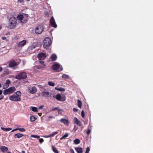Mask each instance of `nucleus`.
Listing matches in <instances>:
<instances>
[{"label": "nucleus", "instance_id": "f257e3e1", "mask_svg": "<svg viewBox=\"0 0 153 153\" xmlns=\"http://www.w3.org/2000/svg\"><path fill=\"white\" fill-rule=\"evenodd\" d=\"M9 22L8 24V27L10 29L14 28L16 25L17 20L14 17H11L9 20Z\"/></svg>", "mask_w": 153, "mask_h": 153}, {"label": "nucleus", "instance_id": "f03ea898", "mask_svg": "<svg viewBox=\"0 0 153 153\" xmlns=\"http://www.w3.org/2000/svg\"><path fill=\"white\" fill-rule=\"evenodd\" d=\"M43 43V48L47 49L51 44L52 42L49 37H46L44 39Z\"/></svg>", "mask_w": 153, "mask_h": 153}, {"label": "nucleus", "instance_id": "7ed1b4c3", "mask_svg": "<svg viewBox=\"0 0 153 153\" xmlns=\"http://www.w3.org/2000/svg\"><path fill=\"white\" fill-rule=\"evenodd\" d=\"M27 77V75L26 72H23L16 75L15 78L17 79H26Z\"/></svg>", "mask_w": 153, "mask_h": 153}, {"label": "nucleus", "instance_id": "20e7f679", "mask_svg": "<svg viewBox=\"0 0 153 153\" xmlns=\"http://www.w3.org/2000/svg\"><path fill=\"white\" fill-rule=\"evenodd\" d=\"M52 70L55 71L56 72H59L62 70V68L60 66L59 64L55 63L52 65L51 67Z\"/></svg>", "mask_w": 153, "mask_h": 153}, {"label": "nucleus", "instance_id": "39448f33", "mask_svg": "<svg viewBox=\"0 0 153 153\" xmlns=\"http://www.w3.org/2000/svg\"><path fill=\"white\" fill-rule=\"evenodd\" d=\"M15 90L16 88L15 87H11L7 89L4 90V91L3 94L4 95L10 94L13 92Z\"/></svg>", "mask_w": 153, "mask_h": 153}, {"label": "nucleus", "instance_id": "423d86ee", "mask_svg": "<svg viewBox=\"0 0 153 153\" xmlns=\"http://www.w3.org/2000/svg\"><path fill=\"white\" fill-rule=\"evenodd\" d=\"M9 98L10 100L15 102L20 101L21 100L20 98L15 94L10 96Z\"/></svg>", "mask_w": 153, "mask_h": 153}, {"label": "nucleus", "instance_id": "0eeeda50", "mask_svg": "<svg viewBox=\"0 0 153 153\" xmlns=\"http://www.w3.org/2000/svg\"><path fill=\"white\" fill-rule=\"evenodd\" d=\"M43 30V27L42 25L38 26L36 28L35 32L36 34H39L42 33Z\"/></svg>", "mask_w": 153, "mask_h": 153}, {"label": "nucleus", "instance_id": "6e6552de", "mask_svg": "<svg viewBox=\"0 0 153 153\" xmlns=\"http://www.w3.org/2000/svg\"><path fill=\"white\" fill-rule=\"evenodd\" d=\"M27 88L28 91L31 94H34L37 91L36 88L35 86L28 87Z\"/></svg>", "mask_w": 153, "mask_h": 153}, {"label": "nucleus", "instance_id": "1a4fd4ad", "mask_svg": "<svg viewBox=\"0 0 153 153\" xmlns=\"http://www.w3.org/2000/svg\"><path fill=\"white\" fill-rule=\"evenodd\" d=\"M55 98L59 101H64L65 100V97H62L60 94H57Z\"/></svg>", "mask_w": 153, "mask_h": 153}, {"label": "nucleus", "instance_id": "9d476101", "mask_svg": "<svg viewBox=\"0 0 153 153\" xmlns=\"http://www.w3.org/2000/svg\"><path fill=\"white\" fill-rule=\"evenodd\" d=\"M19 64L16 62L14 60L10 61L9 64V67L10 68H12L16 66Z\"/></svg>", "mask_w": 153, "mask_h": 153}, {"label": "nucleus", "instance_id": "9b49d317", "mask_svg": "<svg viewBox=\"0 0 153 153\" xmlns=\"http://www.w3.org/2000/svg\"><path fill=\"white\" fill-rule=\"evenodd\" d=\"M50 23L51 25L54 28H56L57 26V25L55 22V19L53 16H52L50 19Z\"/></svg>", "mask_w": 153, "mask_h": 153}, {"label": "nucleus", "instance_id": "f8f14e48", "mask_svg": "<svg viewBox=\"0 0 153 153\" xmlns=\"http://www.w3.org/2000/svg\"><path fill=\"white\" fill-rule=\"evenodd\" d=\"M73 121L74 123L76 124L79 126H81L82 125L81 122L76 117L74 118Z\"/></svg>", "mask_w": 153, "mask_h": 153}, {"label": "nucleus", "instance_id": "ddd939ff", "mask_svg": "<svg viewBox=\"0 0 153 153\" xmlns=\"http://www.w3.org/2000/svg\"><path fill=\"white\" fill-rule=\"evenodd\" d=\"M46 55L45 53H39L38 56V57L40 60H44L46 58Z\"/></svg>", "mask_w": 153, "mask_h": 153}, {"label": "nucleus", "instance_id": "4468645a", "mask_svg": "<svg viewBox=\"0 0 153 153\" xmlns=\"http://www.w3.org/2000/svg\"><path fill=\"white\" fill-rule=\"evenodd\" d=\"M27 43V41L25 40H23L22 41L19 42L17 45V46L19 47H23Z\"/></svg>", "mask_w": 153, "mask_h": 153}, {"label": "nucleus", "instance_id": "2eb2a0df", "mask_svg": "<svg viewBox=\"0 0 153 153\" xmlns=\"http://www.w3.org/2000/svg\"><path fill=\"white\" fill-rule=\"evenodd\" d=\"M60 121L67 126L69 125V121L68 119L62 118L60 120Z\"/></svg>", "mask_w": 153, "mask_h": 153}, {"label": "nucleus", "instance_id": "dca6fc26", "mask_svg": "<svg viewBox=\"0 0 153 153\" xmlns=\"http://www.w3.org/2000/svg\"><path fill=\"white\" fill-rule=\"evenodd\" d=\"M75 150L77 153H82L83 152V149L81 147H75Z\"/></svg>", "mask_w": 153, "mask_h": 153}, {"label": "nucleus", "instance_id": "f3484780", "mask_svg": "<svg viewBox=\"0 0 153 153\" xmlns=\"http://www.w3.org/2000/svg\"><path fill=\"white\" fill-rule=\"evenodd\" d=\"M41 95L43 97H48L49 95V93L48 92L43 91L42 92Z\"/></svg>", "mask_w": 153, "mask_h": 153}, {"label": "nucleus", "instance_id": "a211bd4d", "mask_svg": "<svg viewBox=\"0 0 153 153\" xmlns=\"http://www.w3.org/2000/svg\"><path fill=\"white\" fill-rule=\"evenodd\" d=\"M23 136H24L23 134L20 133H18L15 134L14 135V137L15 138H19L22 137Z\"/></svg>", "mask_w": 153, "mask_h": 153}, {"label": "nucleus", "instance_id": "6ab92c4d", "mask_svg": "<svg viewBox=\"0 0 153 153\" xmlns=\"http://www.w3.org/2000/svg\"><path fill=\"white\" fill-rule=\"evenodd\" d=\"M1 149L3 152H5L8 150V148L5 146H1Z\"/></svg>", "mask_w": 153, "mask_h": 153}, {"label": "nucleus", "instance_id": "aec40b11", "mask_svg": "<svg viewBox=\"0 0 153 153\" xmlns=\"http://www.w3.org/2000/svg\"><path fill=\"white\" fill-rule=\"evenodd\" d=\"M17 130H19L20 131L22 132H25V129L24 128H16L13 130L11 132H13L15 131H16Z\"/></svg>", "mask_w": 153, "mask_h": 153}, {"label": "nucleus", "instance_id": "412c9836", "mask_svg": "<svg viewBox=\"0 0 153 153\" xmlns=\"http://www.w3.org/2000/svg\"><path fill=\"white\" fill-rule=\"evenodd\" d=\"M24 16L23 15H19L17 16V18L18 20L20 21L22 20L24 18Z\"/></svg>", "mask_w": 153, "mask_h": 153}, {"label": "nucleus", "instance_id": "4be33fe9", "mask_svg": "<svg viewBox=\"0 0 153 153\" xmlns=\"http://www.w3.org/2000/svg\"><path fill=\"white\" fill-rule=\"evenodd\" d=\"M51 58L52 59V61H54L56 59L57 56L55 54H53L51 56Z\"/></svg>", "mask_w": 153, "mask_h": 153}, {"label": "nucleus", "instance_id": "5701e85b", "mask_svg": "<svg viewBox=\"0 0 153 153\" xmlns=\"http://www.w3.org/2000/svg\"><path fill=\"white\" fill-rule=\"evenodd\" d=\"M1 130H2L4 131H10L12 129V128H4L3 127H1Z\"/></svg>", "mask_w": 153, "mask_h": 153}, {"label": "nucleus", "instance_id": "b1692460", "mask_svg": "<svg viewBox=\"0 0 153 153\" xmlns=\"http://www.w3.org/2000/svg\"><path fill=\"white\" fill-rule=\"evenodd\" d=\"M52 149L53 151L55 153H59L57 149L53 145L52 146Z\"/></svg>", "mask_w": 153, "mask_h": 153}, {"label": "nucleus", "instance_id": "393cba45", "mask_svg": "<svg viewBox=\"0 0 153 153\" xmlns=\"http://www.w3.org/2000/svg\"><path fill=\"white\" fill-rule=\"evenodd\" d=\"M55 89L59 91H65V89L62 87H60V88L55 87Z\"/></svg>", "mask_w": 153, "mask_h": 153}, {"label": "nucleus", "instance_id": "a878e982", "mask_svg": "<svg viewBox=\"0 0 153 153\" xmlns=\"http://www.w3.org/2000/svg\"><path fill=\"white\" fill-rule=\"evenodd\" d=\"M30 121L32 122H33L36 120V118L35 117L33 116L32 115L30 116Z\"/></svg>", "mask_w": 153, "mask_h": 153}, {"label": "nucleus", "instance_id": "bb28decb", "mask_svg": "<svg viewBox=\"0 0 153 153\" xmlns=\"http://www.w3.org/2000/svg\"><path fill=\"white\" fill-rule=\"evenodd\" d=\"M77 103L78 107L79 108H81L82 105V102L79 100H77Z\"/></svg>", "mask_w": 153, "mask_h": 153}, {"label": "nucleus", "instance_id": "cd10ccee", "mask_svg": "<svg viewBox=\"0 0 153 153\" xmlns=\"http://www.w3.org/2000/svg\"><path fill=\"white\" fill-rule=\"evenodd\" d=\"M74 143L76 144H78L80 143V140L78 139H76L74 140Z\"/></svg>", "mask_w": 153, "mask_h": 153}, {"label": "nucleus", "instance_id": "c85d7f7f", "mask_svg": "<svg viewBox=\"0 0 153 153\" xmlns=\"http://www.w3.org/2000/svg\"><path fill=\"white\" fill-rule=\"evenodd\" d=\"M31 108H32V110L34 112H37L38 110L37 108L36 107H31Z\"/></svg>", "mask_w": 153, "mask_h": 153}, {"label": "nucleus", "instance_id": "c756f323", "mask_svg": "<svg viewBox=\"0 0 153 153\" xmlns=\"http://www.w3.org/2000/svg\"><path fill=\"white\" fill-rule=\"evenodd\" d=\"M58 133V132L57 131H55L53 132L52 134H50L49 135H50L51 137H52L55 136L56 134H57Z\"/></svg>", "mask_w": 153, "mask_h": 153}, {"label": "nucleus", "instance_id": "7c9ffc66", "mask_svg": "<svg viewBox=\"0 0 153 153\" xmlns=\"http://www.w3.org/2000/svg\"><path fill=\"white\" fill-rule=\"evenodd\" d=\"M16 95H17V96L19 97H20L21 96L22 94L21 92L19 91H17L16 92Z\"/></svg>", "mask_w": 153, "mask_h": 153}, {"label": "nucleus", "instance_id": "2f4dec72", "mask_svg": "<svg viewBox=\"0 0 153 153\" xmlns=\"http://www.w3.org/2000/svg\"><path fill=\"white\" fill-rule=\"evenodd\" d=\"M48 84L49 85L52 86H53L55 85V83L53 82H52L50 81H49L48 82Z\"/></svg>", "mask_w": 153, "mask_h": 153}, {"label": "nucleus", "instance_id": "473e14b6", "mask_svg": "<svg viewBox=\"0 0 153 153\" xmlns=\"http://www.w3.org/2000/svg\"><path fill=\"white\" fill-rule=\"evenodd\" d=\"M30 137L37 139L39 138L40 137V136H39L36 135H31Z\"/></svg>", "mask_w": 153, "mask_h": 153}, {"label": "nucleus", "instance_id": "72a5a7b5", "mask_svg": "<svg viewBox=\"0 0 153 153\" xmlns=\"http://www.w3.org/2000/svg\"><path fill=\"white\" fill-rule=\"evenodd\" d=\"M24 0H17V3L18 4H22L24 2Z\"/></svg>", "mask_w": 153, "mask_h": 153}, {"label": "nucleus", "instance_id": "f704fd0d", "mask_svg": "<svg viewBox=\"0 0 153 153\" xmlns=\"http://www.w3.org/2000/svg\"><path fill=\"white\" fill-rule=\"evenodd\" d=\"M11 82L9 79H7L6 81V82L5 84L7 85H9L10 83Z\"/></svg>", "mask_w": 153, "mask_h": 153}, {"label": "nucleus", "instance_id": "c9c22d12", "mask_svg": "<svg viewBox=\"0 0 153 153\" xmlns=\"http://www.w3.org/2000/svg\"><path fill=\"white\" fill-rule=\"evenodd\" d=\"M9 86V85H7L6 84H4L3 86V89H5L7 88Z\"/></svg>", "mask_w": 153, "mask_h": 153}, {"label": "nucleus", "instance_id": "e433bc0d", "mask_svg": "<svg viewBox=\"0 0 153 153\" xmlns=\"http://www.w3.org/2000/svg\"><path fill=\"white\" fill-rule=\"evenodd\" d=\"M81 116L83 118H84L85 117V112L83 110H82L81 111Z\"/></svg>", "mask_w": 153, "mask_h": 153}, {"label": "nucleus", "instance_id": "4c0bfd02", "mask_svg": "<svg viewBox=\"0 0 153 153\" xmlns=\"http://www.w3.org/2000/svg\"><path fill=\"white\" fill-rule=\"evenodd\" d=\"M62 112V110L61 109H58V112L59 114H61Z\"/></svg>", "mask_w": 153, "mask_h": 153}, {"label": "nucleus", "instance_id": "58836bf2", "mask_svg": "<svg viewBox=\"0 0 153 153\" xmlns=\"http://www.w3.org/2000/svg\"><path fill=\"white\" fill-rule=\"evenodd\" d=\"M90 151V149L89 147H88L86 148V152L85 153H89Z\"/></svg>", "mask_w": 153, "mask_h": 153}, {"label": "nucleus", "instance_id": "ea45409f", "mask_svg": "<svg viewBox=\"0 0 153 153\" xmlns=\"http://www.w3.org/2000/svg\"><path fill=\"white\" fill-rule=\"evenodd\" d=\"M68 76L65 74H63L62 76L63 78H67Z\"/></svg>", "mask_w": 153, "mask_h": 153}, {"label": "nucleus", "instance_id": "a19ab883", "mask_svg": "<svg viewBox=\"0 0 153 153\" xmlns=\"http://www.w3.org/2000/svg\"><path fill=\"white\" fill-rule=\"evenodd\" d=\"M39 141L40 143H42L44 141V140L42 138L39 139Z\"/></svg>", "mask_w": 153, "mask_h": 153}, {"label": "nucleus", "instance_id": "79ce46f5", "mask_svg": "<svg viewBox=\"0 0 153 153\" xmlns=\"http://www.w3.org/2000/svg\"><path fill=\"white\" fill-rule=\"evenodd\" d=\"M68 136V133H66L64 135V137H65V138L66 137H67Z\"/></svg>", "mask_w": 153, "mask_h": 153}, {"label": "nucleus", "instance_id": "37998d69", "mask_svg": "<svg viewBox=\"0 0 153 153\" xmlns=\"http://www.w3.org/2000/svg\"><path fill=\"white\" fill-rule=\"evenodd\" d=\"M91 131V130L90 129H88L86 132V134H89L90 133Z\"/></svg>", "mask_w": 153, "mask_h": 153}, {"label": "nucleus", "instance_id": "c03bdc74", "mask_svg": "<svg viewBox=\"0 0 153 153\" xmlns=\"http://www.w3.org/2000/svg\"><path fill=\"white\" fill-rule=\"evenodd\" d=\"M70 152L71 153H75L74 150L72 149H70Z\"/></svg>", "mask_w": 153, "mask_h": 153}, {"label": "nucleus", "instance_id": "a18cd8bd", "mask_svg": "<svg viewBox=\"0 0 153 153\" xmlns=\"http://www.w3.org/2000/svg\"><path fill=\"white\" fill-rule=\"evenodd\" d=\"M44 137L45 138H48L51 137L50 135H45L44 136Z\"/></svg>", "mask_w": 153, "mask_h": 153}, {"label": "nucleus", "instance_id": "49530a36", "mask_svg": "<svg viewBox=\"0 0 153 153\" xmlns=\"http://www.w3.org/2000/svg\"><path fill=\"white\" fill-rule=\"evenodd\" d=\"M73 111H74L76 112L77 111L78 109L76 108H73Z\"/></svg>", "mask_w": 153, "mask_h": 153}, {"label": "nucleus", "instance_id": "de8ad7c7", "mask_svg": "<svg viewBox=\"0 0 153 153\" xmlns=\"http://www.w3.org/2000/svg\"><path fill=\"white\" fill-rule=\"evenodd\" d=\"M57 109H58V108L55 107V108H53L52 109V111H54V110H55Z\"/></svg>", "mask_w": 153, "mask_h": 153}, {"label": "nucleus", "instance_id": "09e8293b", "mask_svg": "<svg viewBox=\"0 0 153 153\" xmlns=\"http://www.w3.org/2000/svg\"><path fill=\"white\" fill-rule=\"evenodd\" d=\"M74 128L75 129V130H76L78 129V127L76 126L75 125L74 126Z\"/></svg>", "mask_w": 153, "mask_h": 153}, {"label": "nucleus", "instance_id": "8fccbe9b", "mask_svg": "<svg viewBox=\"0 0 153 153\" xmlns=\"http://www.w3.org/2000/svg\"><path fill=\"white\" fill-rule=\"evenodd\" d=\"M39 62L40 63V64H43L44 63V61H42V60H41V61H39Z\"/></svg>", "mask_w": 153, "mask_h": 153}, {"label": "nucleus", "instance_id": "3c124183", "mask_svg": "<svg viewBox=\"0 0 153 153\" xmlns=\"http://www.w3.org/2000/svg\"><path fill=\"white\" fill-rule=\"evenodd\" d=\"M23 15H24L27 18L28 17V15L27 14H25L23 13Z\"/></svg>", "mask_w": 153, "mask_h": 153}, {"label": "nucleus", "instance_id": "603ef678", "mask_svg": "<svg viewBox=\"0 0 153 153\" xmlns=\"http://www.w3.org/2000/svg\"><path fill=\"white\" fill-rule=\"evenodd\" d=\"M6 39V38L5 37H2V39L3 40H4Z\"/></svg>", "mask_w": 153, "mask_h": 153}, {"label": "nucleus", "instance_id": "864d4df0", "mask_svg": "<svg viewBox=\"0 0 153 153\" xmlns=\"http://www.w3.org/2000/svg\"><path fill=\"white\" fill-rule=\"evenodd\" d=\"M3 98H4L3 96H0V100L3 99Z\"/></svg>", "mask_w": 153, "mask_h": 153}, {"label": "nucleus", "instance_id": "5fc2aeb1", "mask_svg": "<svg viewBox=\"0 0 153 153\" xmlns=\"http://www.w3.org/2000/svg\"><path fill=\"white\" fill-rule=\"evenodd\" d=\"M3 68L1 66H0V72L1 71H2Z\"/></svg>", "mask_w": 153, "mask_h": 153}, {"label": "nucleus", "instance_id": "6e6d98bb", "mask_svg": "<svg viewBox=\"0 0 153 153\" xmlns=\"http://www.w3.org/2000/svg\"><path fill=\"white\" fill-rule=\"evenodd\" d=\"M38 86L39 88H43V87L41 85H39Z\"/></svg>", "mask_w": 153, "mask_h": 153}, {"label": "nucleus", "instance_id": "4d7b16f0", "mask_svg": "<svg viewBox=\"0 0 153 153\" xmlns=\"http://www.w3.org/2000/svg\"><path fill=\"white\" fill-rule=\"evenodd\" d=\"M65 137H64V136H63L61 138H60V139L61 140H62V139H63L64 138H65Z\"/></svg>", "mask_w": 153, "mask_h": 153}, {"label": "nucleus", "instance_id": "13d9d810", "mask_svg": "<svg viewBox=\"0 0 153 153\" xmlns=\"http://www.w3.org/2000/svg\"><path fill=\"white\" fill-rule=\"evenodd\" d=\"M43 106H41L39 107V109H42L43 108Z\"/></svg>", "mask_w": 153, "mask_h": 153}, {"label": "nucleus", "instance_id": "bf43d9fd", "mask_svg": "<svg viewBox=\"0 0 153 153\" xmlns=\"http://www.w3.org/2000/svg\"><path fill=\"white\" fill-rule=\"evenodd\" d=\"M2 93V91L1 90H0V95H1Z\"/></svg>", "mask_w": 153, "mask_h": 153}, {"label": "nucleus", "instance_id": "052dcab7", "mask_svg": "<svg viewBox=\"0 0 153 153\" xmlns=\"http://www.w3.org/2000/svg\"><path fill=\"white\" fill-rule=\"evenodd\" d=\"M27 21V19H25V20H24V22H25V23Z\"/></svg>", "mask_w": 153, "mask_h": 153}, {"label": "nucleus", "instance_id": "680f3d73", "mask_svg": "<svg viewBox=\"0 0 153 153\" xmlns=\"http://www.w3.org/2000/svg\"><path fill=\"white\" fill-rule=\"evenodd\" d=\"M53 117L52 116H49V118H52Z\"/></svg>", "mask_w": 153, "mask_h": 153}, {"label": "nucleus", "instance_id": "e2e57ef3", "mask_svg": "<svg viewBox=\"0 0 153 153\" xmlns=\"http://www.w3.org/2000/svg\"><path fill=\"white\" fill-rule=\"evenodd\" d=\"M2 28V26L1 25H0V30Z\"/></svg>", "mask_w": 153, "mask_h": 153}, {"label": "nucleus", "instance_id": "0e129e2a", "mask_svg": "<svg viewBox=\"0 0 153 153\" xmlns=\"http://www.w3.org/2000/svg\"><path fill=\"white\" fill-rule=\"evenodd\" d=\"M22 152L23 153H25V152L24 151H22Z\"/></svg>", "mask_w": 153, "mask_h": 153}, {"label": "nucleus", "instance_id": "69168bd1", "mask_svg": "<svg viewBox=\"0 0 153 153\" xmlns=\"http://www.w3.org/2000/svg\"><path fill=\"white\" fill-rule=\"evenodd\" d=\"M1 83H0V88H1Z\"/></svg>", "mask_w": 153, "mask_h": 153}, {"label": "nucleus", "instance_id": "338daca9", "mask_svg": "<svg viewBox=\"0 0 153 153\" xmlns=\"http://www.w3.org/2000/svg\"><path fill=\"white\" fill-rule=\"evenodd\" d=\"M7 153H11L10 152H8Z\"/></svg>", "mask_w": 153, "mask_h": 153}, {"label": "nucleus", "instance_id": "774afa93", "mask_svg": "<svg viewBox=\"0 0 153 153\" xmlns=\"http://www.w3.org/2000/svg\"><path fill=\"white\" fill-rule=\"evenodd\" d=\"M26 0V1H30V0Z\"/></svg>", "mask_w": 153, "mask_h": 153}]
</instances>
